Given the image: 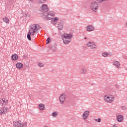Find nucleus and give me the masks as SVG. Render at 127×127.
Here are the masks:
<instances>
[{
    "label": "nucleus",
    "mask_w": 127,
    "mask_h": 127,
    "mask_svg": "<svg viewBox=\"0 0 127 127\" xmlns=\"http://www.w3.org/2000/svg\"><path fill=\"white\" fill-rule=\"evenodd\" d=\"M103 100L105 103L112 104L115 101V97L112 94H106L103 96Z\"/></svg>",
    "instance_id": "obj_1"
},
{
    "label": "nucleus",
    "mask_w": 127,
    "mask_h": 127,
    "mask_svg": "<svg viewBox=\"0 0 127 127\" xmlns=\"http://www.w3.org/2000/svg\"><path fill=\"white\" fill-rule=\"evenodd\" d=\"M73 37V35L71 34L65 33L63 35V40L64 44H68L70 43L71 38Z\"/></svg>",
    "instance_id": "obj_2"
},
{
    "label": "nucleus",
    "mask_w": 127,
    "mask_h": 127,
    "mask_svg": "<svg viewBox=\"0 0 127 127\" xmlns=\"http://www.w3.org/2000/svg\"><path fill=\"white\" fill-rule=\"evenodd\" d=\"M90 8L93 12H97L99 10V4L96 1L92 2L90 5Z\"/></svg>",
    "instance_id": "obj_3"
},
{
    "label": "nucleus",
    "mask_w": 127,
    "mask_h": 127,
    "mask_svg": "<svg viewBox=\"0 0 127 127\" xmlns=\"http://www.w3.org/2000/svg\"><path fill=\"white\" fill-rule=\"evenodd\" d=\"M66 99H67V95L66 93H61L59 96V101L61 105H65L66 103Z\"/></svg>",
    "instance_id": "obj_4"
},
{
    "label": "nucleus",
    "mask_w": 127,
    "mask_h": 127,
    "mask_svg": "<svg viewBox=\"0 0 127 127\" xmlns=\"http://www.w3.org/2000/svg\"><path fill=\"white\" fill-rule=\"evenodd\" d=\"M13 126L14 127H26L27 126V123L26 122H24L22 123L21 121H14L13 123Z\"/></svg>",
    "instance_id": "obj_5"
},
{
    "label": "nucleus",
    "mask_w": 127,
    "mask_h": 127,
    "mask_svg": "<svg viewBox=\"0 0 127 127\" xmlns=\"http://www.w3.org/2000/svg\"><path fill=\"white\" fill-rule=\"evenodd\" d=\"M86 45L88 47L91 48V49H96L97 48V45L94 42H88Z\"/></svg>",
    "instance_id": "obj_6"
},
{
    "label": "nucleus",
    "mask_w": 127,
    "mask_h": 127,
    "mask_svg": "<svg viewBox=\"0 0 127 127\" xmlns=\"http://www.w3.org/2000/svg\"><path fill=\"white\" fill-rule=\"evenodd\" d=\"M49 11V8L48 5L47 4H43L40 7V11H44L45 12H47Z\"/></svg>",
    "instance_id": "obj_7"
},
{
    "label": "nucleus",
    "mask_w": 127,
    "mask_h": 127,
    "mask_svg": "<svg viewBox=\"0 0 127 127\" xmlns=\"http://www.w3.org/2000/svg\"><path fill=\"white\" fill-rule=\"evenodd\" d=\"M55 15V13L54 12L50 11L47 13V15H46V19L50 20L52 18L53 16Z\"/></svg>",
    "instance_id": "obj_8"
},
{
    "label": "nucleus",
    "mask_w": 127,
    "mask_h": 127,
    "mask_svg": "<svg viewBox=\"0 0 127 127\" xmlns=\"http://www.w3.org/2000/svg\"><path fill=\"white\" fill-rule=\"evenodd\" d=\"M89 116H90V111L88 110L85 111L82 114L83 120H87L89 118Z\"/></svg>",
    "instance_id": "obj_9"
},
{
    "label": "nucleus",
    "mask_w": 127,
    "mask_h": 127,
    "mask_svg": "<svg viewBox=\"0 0 127 127\" xmlns=\"http://www.w3.org/2000/svg\"><path fill=\"white\" fill-rule=\"evenodd\" d=\"M39 29V25L37 24L33 25L32 27V31H33V35L34 33H36L37 31Z\"/></svg>",
    "instance_id": "obj_10"
},
{
    "label": "nucleus",
    "mask_w": 127,
    "mask_h": 127,
    "mask_svg": "<svg viewBox=\"0 0 127 127\" xmlns=\"http://www.w3.org/2000/svg\"><path fill=\"white\" fill-rule=\"evenodd\" d=\"M31 33H32V26H30L29 27V32L27 36L28 40H31V37L30 36Z\"/></svg>",
    "instance_id": "obj_11"
},
{
    "label": "nucleus",
    "mask_w": 127,
    "mask_h": 127,
    "mask_svg": "<svg viewBox=\"0 0 127 127\" xmlns=\"http://www.w3.org/2000/svg\"><path fill=\"white\" fill-rule=\"evenodd\" d=\"M113 64L116 68L117 69H120L121 68V63L119 61H114L113 63Z\"/></svg>",
    "instance_id": "obj_12"
},
{
    "label": "nucleus",
    "mask_w": 127,
    "mask_h": 127,
    "mask_svg": "<svg viewBox=\"0 0 127 127\" xmlns=\"http://www.w3.org/2000/svg\"><path fill=\"white\" fill-rule=\"evenodd\" d=\"M86 30L89 32L91 31H94V30H95V28H94L92 25H89L87 27Z\"/></svg>",
    "instance_id": "obj_13"
},
{
    "label": "nucleus",
    "mask_w": 127,
    "mask_h": 127,
    "mask_svg": "<svg viewBox=\"0 0 127 127\" xmlns=\"http://www.w3.org/2000/svg\"><path fill=\"white\" fill-rule=\"evenodd\" d=\"M7 103H8V100L5 98H3L1 99L0 101V104H2V106H3V105H5V104H7Z\"/></svg>",
    "instance_id": "obj_14"
},
{
    "label": "nucleus",
    "mask_w": 127,
    "mask_h": 127,
    "mask_svg": "<svg viewBox=\"0 0 127 127\" xmlns=\"http://www.w3.org/2000/svg\"><path fill=\"white\" fill-rule=\"evenodd\" d=\"M88 73V69L86 68H83L81 70V74H82V75H86Z\"/></svg>",
    "instance_id": "obj_15"
},
{
    "label": "nucleus",
    "mask_w": 127,
    "mask_h": 127,
    "mask_svg": "<svg viewBox=\"0 0 127 127\" xmlns=\"http://www.w3.org/2000/svg\"><path fill=\"white\" fill-rule=\"evenodd\" d=\"M124 120V117L122 115H118L117 117V122H123V120Z\"/></svg>",
    "instance_id": "obj_16"
},
{
    "label": "nucleus",
    "mask_w": 127,
    "mask_h": 127,
    "mask_svg": "<svg viewBox=\"0 0 127 127\" xmlns=\"http://www.w3.org/2000/svg\"><path fill=\"white\" fill-rule=\"evenodd\" d=\"M16 67L17 69H21L23 67V64L21 63H17L16 64Z\"/></svg>",
    "instance_id": "obj_17"
},
{
    "label": "nucleus",
    "mask_w": 127,
    "mask_h": 127,
    "mask_svg": "<svg viewBox=\"0 0 127 127\" xmlns=\"http://www.w3.org/2000/svg\"><path fill=\"white\" fill-rule=\"evenodd\" d=\"M39 109L41 111L45 110V105L42 103L40 104L39 105Z\"/></svg>",
    "instance_id": "obj_18"
},
{
    "label": "nucleus",
    "mask_w": 127,
    "mask_h": 127,
    "mask_svg": "<svg viewBox=\"0 0 127 127\" xmlns=\"http://www.w3.org/2000/svg\"><path fill=\"white\" fill-rule=\"evenodd\" d=\"M11 58L12 59V60H17V59H18V55H17V54H13L11 56Z\"/></svg>",
    "instance_id": "obj_19"
},
{
    "label": "nucleus",
    "mask_w": 127,
    "mask_h": 127,
    "mask_svg": "<svg viewBox=\"0 0 127 127\" xmlns=\"http://www.w3.org/2000/svg\"><path fill=\"white\" fill-rule=\"evenodd\" d=\"M2 109H3V111H4V114H7V113H8V111H9L8 108L3 107Z\"/></svg>",
    "instance_id": "obj_20"
},
{
    "label": "nucleus",
    "mask_w": 127,
    "mask_h": 127,
    "mask_svg": "<svg viewBox=\"0 0 127 127\" xmlns=\"http://www.w3.org/2000/svg\"><path fill=\"white\" fill-rule=\"evenodd\" d=\"M58 28L59 29V30L63 29V24L61 23H60L58 25Z\"/></svg>",
    "instance_id": "obj_21"
},
{
    "label": "nucleus",
    "mask_w": 127,
    "mask_h": 127,
    "mask_svg": "<svg viewBox=\"0 0 127 127\" xmlns=\"http://www.w3.org/2000/svg\"><path fill=\"white\" fill-rule=\"evenodd\" d=\"M3 21H4V22H5L6 23H9V19L5 17L3 19Z\"/></svg>",
    "instance_id": "obj_22"
},
{
    "label": "nucleus",
    "mask_w": 127,
    "mask_h": 127,
    "mask_svg": "<svg viewBox=\"0 0 127 127\" xmlns=\"http://www.w3.org/2000/svg\"><path fill=\"white\" fill-rule=\"evenodd\" d=\"M58 115V112L55 111L52 113V116L55 118Z\"/></svg>",
    "instance_id": "obj_23"
},
{
    "label": "nucleus",
    "mask_w": 127,
    "mask_h": 127,
    "mask_svg": "<svg viewBox=\"0 0 127 127\" xmlns=\"http://www.w3.org/2000/svg\"><path fill=\"white\" fill-rule=\"evenodd\" d=\"M59 20V18L55 17L54 18L52 19V22H54L55 21H58Z\"/></svg>",
    "instance_id": "obj_24"
},
{
    "label": "nucleus",
    "mask_w": 127,
    "mask_h": 127,
    "mask_svg": "<svg viewBox=\"0 0 127 127\" xmlns=\"http://www.w3.org/2000/svg\"><path fill=\"white\" fill-rule=\"evenodd\" d=\"M38 66L40 68H42V67H44V64H42L41 63H39L38 64Z\"/></svg>",
    "instance_id": "obj_25"
},
{
    "label": "nucleus",
    "mask_w": 127,
    "mask_h": 127,
    "mask_svg": "<svg viewBox=\"0 0 127 127\" xmlns=\"http://www.w3.org/2000/svg\"><path fill=\"white\" fill-rule=\"evenodd\" d=\"M110 54H109V53H102V56L104 57H108V55H109Z\"/></svg>",
    "instance_id": "obj_26"
},
{
    "label": "nucleus",
    "mask_w": 127,
    "mask_h": 127,
    "mask_svg": "<svg viewBox=\"0 0 127 127\" xmlns=\"http://www.w3.org/2000/svg\"><path fill=\"white\" fill-rule=\"evenodd\" d=\"M46 0H39V3H40V4L44 3L45 1H46Z\"/></svg>",
    "instance_id": "obj_27"
},
{
    "label": "nucleus",
    "mask_w": 127,
    "mask_h": 127,
    "mask_svg": "<svg viewBox=\"0 0 127 127\" xmlns=\"http://www.w3.org/2000/svg\"><path fill=\"white\" fill-rule=\"evenodd\" d=\"M5 113H4V111H3V109L2 108H1L0 110V115H3Z\"/></svg>",
    "instance_id": "obj_28"
},
{
    "label": "nucleus",
    "mask_w": 127,
    "mask_h": 127,
    "mask_svg": "<svg viewBox=\"0 0 127 127\" xmlns=\"http://www.w3.org/2000/svg\"><path fill=\"white\" fill-rule=\"evenodd\" d=\"M95 122H97V123H101V119L100 118H97L95 119Z\"/></svg>",
    "instance_id": "obj_29"
},
{
    "label": "nucleus",
    "mask_w": 127,
    "mask_h": 127,
    "mask_svg": "<svg viewBox=\"0 0 127 127\" xmlns=\"http://www.w3.org/2000/svg\"><path fill=\"white\" fill-rule=\"evenodd\" d=\"M97 1H98V2H103V1H105V0H97Z\"/></svg>",
    "instance_id": "obj_30"
},
{
    "label": "nucleus",
    "mask_w": 127,
    "mask_h": 127,
    "mask_svg": "<svg viewBox=\"0 0 127 127\" xmlns=\"http://www.w3.org/2000/svg\"><path fill=\"white\" fill-rule=\"evenodd\" d=\"M49 41H50V39L48 38L46 40L47 44H48V43H49Z\"/></svg>",
    "instance_id": "obj_31"
},
{
    "label": "nucleus",
    "mask_w": 127,
    "mask_h": 127,
    "mask_svg": "<svg viewBox=\"0 0 127 127\" xmlns=\"http://www.w3.org/2000/svg\"><path fill=\"white\" fill-rule=\"evenodd\" d=\"M112 127H118V124H115L113 125Z\"/></svg>",
    "instance_id": "obj_32"
},
{
    "label": "nucleus",
    "mask_w": 127,
    "mask_h": 127,
    "mask_svg": "<svg viewBox=\"0 0 127 127\" xmlns=\"http://www.w3.org/2000/svg\"><path fill=\"white\" fill-rule=\"evenodd\" d=\"M125 25H126V26H127V21L126 22Z\"/></svg>",
    "instance_id": "obj_33"
},
{
    "label": "nucleus",
    "mask_w": 127,
    "mask_h": 127,
    "mask_svg": "<svg viewBox=\"0 0 127 127\" xmlns=\"http://www.w3.org/2000/svg\"><path fill=\"white\" fill-rule=\"evenodd\" d=\"M44 127H48L46 125H45V126H44Z\"/></svg>",
    "instance_id": "obj_34"
},
{
    "label": "nucleus",
    "mask_w": 127,
    "mask_h": 127,
    "mask_svg": "<svg viewBox=\"0 0 127 127\" xmlns=\"http://www.w3.org/2000/svg\"><path fill=\"white\" fill-rule=\"evenodd\" d=\"M108 0H104V1H107Z\"/></svg>",
    "instance_id": "obj_35"
},
{
    "label": "nucleus",
    "mask_w": 127,
    "mask_h": 127,
    "mask_svg": "<svg viewBox=\"0 0 127 127\" xmlns=\"http://www.w3.org/2000/svg\"><path fill=\"white\" fill-rule=\"evenodd\" d=\"M29 0V1H31L32 0Z\"/></svg>",
    "instance_id": "obj_36"
},
{
    "label": "nucleus",
    "mask_w": 127,
    "mask_h": 127,
    "mask_svg": "<svg viewBox=\"0 0 127 127\" xmlns=\"http://www.w3.org/2000/svg\"><path fill=\"white\" fill-rule=\"evenodd\" d=\"M85 39H87V38H85Z\"/></svg>",
    "instance_id": "obj_37"
}]
</instances>
